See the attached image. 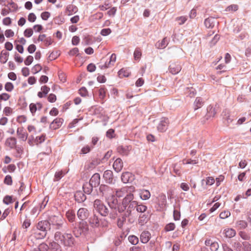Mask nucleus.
<instances>
[{
  "label": "nucleus",
  "instance_id": "0eeeda50",
  "mask_svg": "<svg viewBox=\"0 0 251 251\" xmlns=\"http://www.w3.org/2000/svg\"><path fill=\"white\" fill-rule=\"evenodd\" d=\"M170 124L168 118L163 117L161 118L159 123L157 126L158 131L161 132H164L168 129L169 125Z\"/></svg>",
  "mask_w": 251,
  "mask_h": 251
},
{
  "label": "nucleus",
  "instance_id": "f3484780",
  "mask_svg": "<svg viewBox=\"0 0 251 251\" xmlns=\"http://www.w3.org/2000/svg\"><path fill=\"white\" fill-rule=\"evenodd\" d=\"M100 177L98 173L94 174L90 179L89 183L96 187L100 185Z\"/></svg>",
  "mask_w": 251,
  "mask_h": 251
},
{
  "label": "nucleus",
  "instance_id": "ea45409f",
  "mask_svg": "<svg viewBox=\"0 0 251 251\" xmlns=\"http://www.w3.org/2000/svg\"><path fill=\"white\" fill-rule=\"evenodd\" d=\"M224 113H225V115L223 116L224 122L225 125L228 126V125L232 122L233 120L230 117L228 113L226 114V111L223 112V114Z\"/></svg>",
  "mask_w": 251,
  "mask_h": 251
},
{
  "label": "nucleus",
  "instance_id": "13d9d810",
  "mask_svg": "<svg viewBox=\"0 0 251 251\" xmlns=\"http://www.w3.org/2000/svg\"><path fill=\"white\" fill-rule=\"evenodd\" d=\"M45 140V135H42L41 136H37L35 139V142L36 144H41L44 142Z\"/></svg>",
  "mask_w": 251,
  "mask_h": 251
},
{
  "label": "nucleus",
  "instance_id": "de8ad7c7",
  "mask_svg": "<svg viewBox=\"0 0 251 251\" xmlns=\"http://www.w3.org/2000/svg\"><path fill=\"white\" fill-rule=\"evenodd\" d=\"M92 149H93V148H92L91 146L86 145L81 149L80 154H86L90 152Z\"/></svg>",
  "mask_w": 251,
  "mask_h": 251
},
{
  "label": "nucleus",
  "instance_id": "864d4df0",
  "mask_svg": "<svg viewBox=\"0 0 251 251\" xmlns=\"http://www.w3.org/2000/svg\"><path fill=\"white\" fill-rule=\"evenodd\" d=\"M176 227L175 224L173 223H170L167 224L165 227V229L166 231H170L175 229Z\"/></svg>",
  "mask_w": 251,
  "mask_h": 251
},
{
  "label": "nucleus",
  "instance_id": "a211bd4d",
  "mask_svg": "<svg viewBox=\"0 0 251 251\" xmlns=\"http://www.w3.org/2000/svg\"><path fill=\"white\" fill-rule=\"evenodd\" d=\"M116 55L115 53H112L109 58L108 64H104L103 65H100L99 68L101 69H105L110 67L111 65H113L114 63L116 61Z\"/></svg>",
  "mask_w": 251,
  "mask_h": 251
},
{
  "label": "nucleus",
  "instance_id": "5fc2aeb1",
  "mask_svg": "<svg viewBox=\"0 0 251 251\" xmlns=\"http://www.w3.org/2000/svg\"><path fill=\"white\" fill-rule=\"evenodd\" d=\"M4 88L6 91L11 92L14 89V85L11 82H8L5 84Z\"/></svg>",
  "mask_w": 251,
  "mask_h": 251
},
{
  "label": "nucleus",
  "instance_id": "4468645a",
  "mask_svg": "<svg viewBox=\"0 0 251 251\" xmlns=\"http://www.w3.org/2000/svg\"><path fill=\"white\" fill-rule=\"evenodd\" d=\"M131 146H119L117 150L118 152L122 155H128L130 151L131 150Z\"/></svg>",
  "mask_w": 251,
  "mask_h": 251
},
{
  "label": "nucleus",
  "instance_id": "39448f33",
  "mask_svg": "<svg viewBox=\"0 0 251 251\" xmlns=\"http://www.w3.org/2000/svg\"><path fill=\"white\" fill-rule=\"evenodd\" d=\"M88 222L93 228H97L100 226L103 227L108 226V222L104 219H100L98 216L95 214L90 215L88 218Z\"/></svg>",
  "mask_w": 251,
  "mask_h": 251
},
{
  "label": "nucleus",
  "instance_id": "338daca9",
  "mask_svg": "<svg viewBox=\"0 0 251 251\" xmlns=\"http://www.w3.org/2000/svg\"><path fill=\"white\" fill-rule=\"evenodd\" d=\"M33 61V57L31 55H28L25 59L24 63L26 66L30 65Z\"/></svg>",
  "mask_w": 251,
  "mask_h": 251
},
{
  "label": "nucleus",
  "instance_id": "72a5a7b5",
  "mask_svg": "<svg viewBox=\"0 0 251 251\" xmlns=\"http://www.w3.org/2000/svg\"><path fill=\"white\" fill-rule=\"evenodd\" d=\"M128 216V214L126 213L124 215H122V216L121 218L118 219L117 226L119 228H121L123 227L124 223L126 221V218Z\"/></svg>",
  "mask_w": 251,
  "mask_h": 251
},
{
  "label": "nucleus",
  "instance_id": "0e129e2a",
  "mask_svg": "<svg viewBox=\"0 0 251 251\" xmlns=\"http://www.w3.org/2000/svg\"><path fill=\"white\" fill-rule=\"evenodd\" d=\"M173 216L175 221L179 220L180 218V212L176 209H174L173 211Z\"/></svg>",
  "mask_w": 251,
  "mask_h": 251
},
{
  "label": "nucleus",
  "instance_id": "49530a36",
  "mask_svg": "<svg viewBox=\"0 0 251 251\" xmlns=\"http://www.w3.org/2000/svg\"><path fill=\"white\" fill-rule=\"evenodd\" d=\"M147 209V207L146 205H144L143 204H139L138 203L137 207H136V211L138 212L141 213V214H143L145 213Z\"/></svg>",
  "mask_w": 251,
  "mask_h": 251
},
{
  "label": "nucleus",
  "instance_id": "aec40b11",
  "mask_svg": "<svg viewBox=\"0 0 251 251\" xmlns=\"http://www.w3.org/2000/svg\"><path fill=\"white\" fill-rule=\"evenodd\" d=\"M169 69L171 74L176 75L180 71L181 67L180 64L175 63L170 65Z\"/></svg>",
  "mask_w": 251,
  "mask_h": 251
},
{
  "label": "nucleus",
  "instance_id": "37998d69",
  "mask_svg": "<svg viewBox=\"0 0 251 251\" xmlns=\"http://www.w3.org/2000/svg\"><path fill=\"white\" fill-rule=\"evenodd\" d=\"M129 242L132 245H135L138 243L139 239L135 235H130L128 237Z\"/></svg>",
  "mask_w": 251,
  "mask_h": 251
},
{
  "label": "nucleus",
  "instance_id": "f8f14e48",
  "mask_svg": "<svg viewBox=\"0 0 251 251\" xmlns=\"http://www.w3.org/2000/svg\"><path fill=\"white\" fill-rule=\"evenodd\" d=\"M134 179V176L130 172H126L122 174L121 180L124 183L131 182Z\"/></svg>",
  "mask_w": 251,
  "mask_h": 251
},
{
  "label": "nucleus",
  "instance_id": "09e8293b",
  "mask_svg": "<svg viewBox=\"0 0 251 251\" xmlns=\"http://www.w3.org/2000/svg\"><path fill=\"white\" fill-rule=\"evenodd\" d=\"M243 251H250L251 249V245L247 241H244L242 243Z\"/></svg>",
  "mask_w": 251,
  "mask_h": 251
},
{
  "label": "nucleus",
  "instance_id": "79ce46f5",
  "mask_svg": "<svg viewBox=\"0 0 251 251\" xmlns=\"http://www.w3.org/2000/svg\"><path fill=\"white\" fill-rule=\"evenodd\" d=\"M51 251H62L58 243L53 242L50 243Z\"/></svg>",
  "mask_w": 251,
  "mask_h": 251
},
{
  "label": "nucleus",
  "instance_id": "69168bd1",
  "mask_svg": "<svg viewBox=\"0 0 251 251\" xmlns=\"http://www.w3.org/2000/svg\"><path fill=\"white\" fill-rule=\"evenodd\" d=\"M78 51H79V50L77 48H74L70 50V51L69 52V54L71 56H74V55L78 56L79 55Z\"/></svg>",
  "mask_w": 251,
  "mask_h": 251
},
{
  "label": "nucleus",
  "instance_id": "a18cd8bd",
  "mask_svg": "<svg viewBox=\"0 0 251 251\" xmlns=\"http://www.w3.org/2000/svg\"><path fill=\"white\" fill-rule=\"evenodd\" d=\"M236 225L240 229H245L247 227L248 224L245 221L240 220L237 222Z\"/></svg>",
  "mask_w": 251,
  "mask_h": 251
},
{
  "label": "nucleus",
  "instance_id": "6e6d98bb",
  "mask_svg": "<svg viewBox=\"0 0 251 251\" xmlns=\"http://www.w3.org/2000/svg\"><path fill=\"white\" fill-rule=\"evenodd\" d=\"M3 202L4 203L8 205L11 203L13 202L12 198L11 196L7 195L4 197L3 200Z\"/></svg>",
  "mask_w": 251,
  "mask_h": 251
},
{
  "label": "nucleus",
  "instance_id": "8fccbe9b",
  "mask_svg": "<svg viewBox=\"0 0 251 251\" xmlns=\"http://www.w3.org/2000/svg\"><path fill=\"white\" fill-rule=\"evenodd\" d=\"M168 42L166 37L164 38L161 42L158 44V48L164 49L168 45Z\"/></svg>",
  "mask_w": 251,
  "mask_h": 251
},
{
  "label": "nucleus",
  "instance_id": "cd10ccee",
  "mask_svg": "<svg viewBox=\"0 0 251 251\" xmlns=\"http://www.w3.org/2000/svg\"><path fill=\"white\" fill-rule=\"evenodd\" d=\"M232 246L235 251H243L242 244L238 240H233L232 241Z\"/></svg>",
  "mask_w": 251,
  "mask_h": 251
},
{
  "label": "nucleus",
  "instance_id": "c85d7f7f",
  "mask_svg": "<svg viewBox=\"0 0 251 251\" xmlns=\"http://www.w3.org/2000/svg\"><path fill=\"white\" fill-rule=\"evenodd\" d=\"M66 216L70 222L73 223L75 221V214L74 211L73 210H69L67 211Z\"/></svg>",
  "mask_w": 251,
  "mask_h": 251
},
{
  "label": "nucleus",
  "instance_id": "c9c22d12",
  "mask_svg": "<svg viewBox=\"0 0 251 251\" xmlns=\"http://www.w3.org/2000/svg\"><path fill=\"white\" fill-rule=\"evenodd\" d=\"M66 10L68 13V15H70L77 11V7L74 5L70 4L67 7Z\"/></svg>",
  "mask_w": 251,
  "mask_h": 251
},
{
  "label": "nucleus",
  "instance_id": "4be33fe9",
  "mask_svg": "<svg viewBox=\"0 0 251 251\" xmlns=\"http://www.w3.org/2000/svg\"><path fill=\"white\" fill-rule=\"evenodd\" d=\"M113 167L117 172H120L123 167V162L120 158H118L114 162Z\"/></svg>",
  "mask_w": 251,
  "mask_h": 251
},
{
  "label": "nucleus",
  "instance_id": "680f3d73",
  "mask_svg": "<svg viewBox=\"0 0 251 251\" xmlns=\"http://www.w3.org/2000/svg\"><path fill=\"white\" fill-rule=\"evenodd\" d=\"M33 33V30L30 28L26 29L24 33L25 36L28 38L31 37Z\"/></svg>",
  "mask_w": 251,
  "mask_h": 251
},
{
  "label": "nucleus",
  "instance_id": "58836bf2",
  "mask_svg": "<svg viewBox=\"0 0 251 251\" xmlns=\"http://www.w3.org/2000/svg\"><path fill=\"white\" fill-rule=\"evenodd\" d=\"M133 55L135 60H139L142 56L141 49L139 48H136L134 50Z\"/></svg>",
  "mask_w": 251,
  "mask_h": 251
},
{
  "label": "nucleus",
  "instance_id": "603ef678",
  "mask_svg": "<svg viewBox=\"0 0 251 251\" xmlns=\"http://www.w3.org/2000/svg\"><path fill=\"white\" fill-rule=\"evenodd\" d=\"M102 205L103 203L100 200L97 199L94 201V207L97 211Z\"/></svg>",
  "mask_w": 251,
  "mask_h": 251
},
{
  "label": "nucleus",
  "instance_id": "20e7f679",
  "mask_svg": "<svg viewBox=\"0 0 251 251\" xmlns=\"http://www.w3.org/2000/svg\"><path fill=\"white\" fill-rule=\"evenodd\" d=\"M134 195L131 193H129L126 195L125 197L123 199V206H124L123 212L126 209V213L128 214V216L131 214L133 210L136 208L138 202L133 200Z\"/></svg>",
  "mask_w": 251,
  "mask_h": 251
},
{
  "label": "nucleus",
  "instance_id": "052dcab7",
  "mask_svg": "<svg viewBox=\"0 0 251 251\" xmlns=\"http://www.w3.org/2000/svg\"><path fill=\"white\" fill-rule=\"evenodd\" d=\"M4 183L8 185H11L12 184V177L10 175L6 176L4 180Z\"/></svg>",
  "mask_w": 251,
  "mask_h": 251
},
{
  "label": "nucleus",
  "instance_id": "bb28decb",
  "mask_svg": "<svg viewBox=\"0 0 251 251\" xmlns=\"http://www.w3.org/2000/svg\"><path fill=\"white\" fill-rule=\"evenodd\" d=\"M17 140L15 137H10L6 139L5 144L11 149H14L16 146Z\"/></svg>",
  "mask_w": 251,
  "mask_h": 251
},
{
  "label": "nucleus",
  "instance_id": "e2e57ef3",
  "mask_svg": "<svg viewBox=\"0 0 251 251\" xmlns=\"http://www.w3.org/2000/svg\"><path fill=\"white\" fill-rule=\"evenodd\" d=\"M29 109L33 115L37 110V106L36 104L32 103L29 105Z\"/></svg>",
  "mask_w": 251,
  "mask_h": 251
},
{
  "label": "nucleus",
  "instance_id": "6e6552de",
  "mask_svg": "<svg viewBox=\"0 0 251 251\" xmlns=\"http://www.w3.org/2000/svg\"><path fill=\"white\" fill-rule=\"evenodd\" d=\"M79 229L77 230V232L75 230H73V232L75 237H78L84 231H86L88 228V225L87 222L85 220H81L79 223Z\"/></svg>",
  "mask_w": 251,
  "mask_h": 251
},
{
  "label": "nucleus",
  "instance_id": "f704fd0d",
  "mask_svg": "<svg viewBox=\"0 0 251 251\" xmlns=\"http://www.w3.org/2000/svg\"><path fill=\"white\" fill-rule=\"evenodd\" d=\"M99 213L102 216H106L109 213V210L108 208L104 205H102L99 209L98 210Z\"/></svg>",
  "mask_w": 251,
  "mask_h": 251
},
{
  "label": "nucleus",
  "instance_id": "1a4fd4ad",
  "mask_svg": "<svg viewBox=\"0 0 251 251\" xmlns=\"http://www.w3.org/2000/svg\"><path fill=\"white\" fill-rule=\"evenodd\" d=\"M100 192L102 193V196L107 197L112 195L113 190L109 186L105 184H101L99 187Z\"/></svg>",
  "mask_w": 251,
  "mask_h": 251
},
{
  "label": "nucleus",
  "instance_id": "2eb2a0df",
  "mask_svg": "<svg viewBox=\"0 0 251 251\" xmlns=\"http://www.w3.org/2000/svg\"><path fill=\"white\" fill-rule=\"evenodd\" d=\"M63 121L64 120L62 118H56L50 123V128L54 130L58 129L61 126Z\"/></svg>",
  "mask_w": 251,
  "mask_h": 251
},
{
  "label": "nucleus",
  "instance_id": "dca6fc26",
  "mask_svg": "<svg viewBox=\"0 0 251 251\" xmlns=\"http://www.w3.org/2000/svg\"><path fill=\"white\" fill-rule=\"evenodd\" d=\"M216 23H218L216 19L212 17H208L204 20V25L207 28H213Z\"/></svg>",
  "mask_w": 251,
  "mask_h": 251
},
{
  "label": "nucleus",
  "instance_id": "9d476101",
  "mask_svg": "<svg viewBox=\"0 0 251 251\" xmlns=\"http://www.w3.org/2000/svg\"><path fill=\"white\" fill-rule=\"evenodd\" d=\"M103 177L107 183L114 184L115 180L113 177V172L110 170H106L104 171Z\"/></svg>",
  "mask_w": 251,
  "mask_h": 251
},
{
  "label": "nucleus",
  "instance_id": "f257e3e1",
  "mask_svg": "<svg viewBox=\"0 0 251 251\" xmlns=\"http://www.w3.org/2000/svg\"><path fill=\"white\" fill-rule=\"evenodd\" d=\"M107 202L109 206L112 210L110 213L109 217L112 219H115L117 216V212L121 213L123 212L124 206H123V201L122 203L118 202L117 198L112 195L107 199Z\"/></svg>",
  "mask_w": 251,
  "mask_h": 251
},
{
  "label": "nucleus",
  "instance_id": "2f4dec72",
  "mask_svg": "<svg viewBox=\"0 0 251 251\" xmlns=\"http://www.w3.org/2000/svg\"><path fill=\"white\" fill-rule=\"evenodd\" d=\"M9 53L7 51L2 50L0 56V60L1 63L5 64L8 59Z\"/></svg>",
  "mask_w": 251,
  "mask_h": 251
},
{
  "label": "nucleus",
  "instance_id": "3c124183",
  "mask_svg": "<svg viewBox=\"0 0 251 251\" xmlns=\"http://www.w3.org/2000/svg\"><path fill=\"white\" fill-rule=\"evenodd\" d=\"M42 69V66L40 65V64H37L35 65V66H34L32 68V69H31L32 73L33 74H37V73L41 71Z\"/></svg>",
  "mask_w": 251,
  "mask_h": 251
},
{
  "label": "nucleus",
  "instance_id": "a19ab883",
  "mask_svg": "<svg viewBox=\"0 0 251 251\" xmlns=\"http://www.w3.org/2000/svg\"><path fill=\"white\" fill-rule=\"evenodd\" d=\"M199 162L198 159H184L182 160V163L183 164H192L195 165L198 164Z\"/></svg>",
  "mask_w": 251,
  "mask_h": 251
},
{
  "label": "nucleus",
  "instance_id": "412c9836",
  "mask_svg": "<svg viewBox=\"0 0 251 251\" xmlns=\"http://www.w3.org/2000/svg\"><path fill=\"white\" fill-rule=\"evenodd\" d=\"M150 219V215L148 212L141 214L139 215L138 222L141 226H143L145 224L147 223Z\"/></svg>",
  "mask_w": 251,
  "mask_h": 251
},
{
  "label": "nucleus",
  "instance_id": "5701e85b",
  "mask_svg": "<svg viewBox=\"0 0 251 251\" xmlns=\"http://www.w3.org/2000/svg\"><path fill=\"white\" fill-rule=\"evenodd\" d=\"M151 233L148 231H144L140 235V240L142 243L146 244L151 238Z\"/></svg>",
  "mask_w": 251,
  "mask_h": 251
},
{
  "label": "nucleus",
  "instance_id": "7c9ffc66",
  "mask_svg": "<svg viewBox=\"0 0 251 251\" xmlns=\"http://www.w3.org/2000/svg\"><path fill=\"white\" fill-rule=\"evenodd\" d=\"M203 104V101L201 97H197L194 103L195 110L201 108Z\"/></svg>",
  "mask_w": 251,
  "mask_h": 251
},
{
  "label": "nucleus",
  "instance_id": "e433bc0d",
  "mask_svg": "<svg viewBox=\"0 0 251 251\" xmlns=\"http://www.w3.org/2000/svg\"><path fill=\"white\" fill-rule=\"evenodd\" d=\"M49 247L45 243L40 244L37 248L34 249L33 251H49Z\"/></svg>",
  "mask_w": 251,
  "mask_h": 251
},
{
  "label": "nucleus",
  "instance_id": "9b49d317",
  "mask_svg": "<svg viewBox=\"0 0 251 251\" xmlns=\"http://www.w3.org/2000/svg\"><path fill=\"white\" fill-rule=\"evenodd\" d=\"M77 215L80 220H85L90 216L88 210L85 208H79L77 211Z\"/></svg>",
  "mask_w": 251,
  "mask_h": 251
},
{
  "label": "nucleus",
  "instance_id": "bf43d9fd",
  "mask_svg": "<svg viewBox=\"0 0 251 251\" xmlns=\"http://www.w3.org/2000/svg\"><path fill=\"white\" fill-rule=\"evenodd\" d=\"M220 39V35L216 34L210 42V46H214Z\"/></svg>",
  "mask_w": 251,
  "mask_h": 251
},
{
  "label": "nucleus",
  "instance_id": "f03ea898",
  "mask_svg": "<svg viewBox=\"0 0 251 251\" xmlns=\"http://www.w3.org/2000/svg\"><path fill=\"white\" fill-rule=\"evenodd\" d=\"M50 223L47 220H43L39 222L36 226V231L34 233L37 239H43L47 234V232L50 228Z\"/></svg>",
  "mask_w": 251,
  "mask_h": 251
},
{
  "label": "nucleus",
  "instance_id": "4c0bfd02",
  "mask_svg": "<svg viewBox=\"0 0 251 251\" xmlns=\"http://www.w3.org/2000/svg\"><path fill=\"white\" fill-rule=\"evenodd\" d=\"M185 93L188 96H189L190 98H192L194 97L196 94V91L193 87H188L186 89Z\"/></svg>",
  "mask_w": 251,
  "mask_h": 251
},
{
  "label": "nucleus",
  "instance_id": "b1692460",
  "mask_svg": "<svg viewBox=\"0 0 251 251\" xmlns=\"http://www.w3.org/2000/svg\"><path fill=\"white\" fill-rule=\"evenodd\" d=\"M75 199L77 202L80 203L86 200V197L82 192L79 191L75 193Z\"/></svg>",
  "mask_w": 251,
  "mask_h": 251
},
{
  "label": "nucleus",
  "instance_id": "7ed1b4c3",
  "mask_svg": "<svg viewBox=\"0 0 251 251\" xmlns=\"http://www.w3.org/2000/svg\"><path fill=\"white\" fill-rule=\"evenodd\" d=\"M54 240L61 244L66 247H72L75 242V238L70 233H64L57 231L54 234Z\"/></svg>",
  "mask_w": 251,
  "mask_h": 251
},
{
  "label": "nucleus",
  "instance_id": "a878e982",
  "mask_svg": "<svg viewBox=\"0 0 251 251\" xmlns=\"http://www.w3.org/2000/svg\"><path fill=\"white\" fill-rule=\"evenodd\" d=\"M139 195L140 198L143 200H147L150 198L151 193L149 190L142 189L140 191Z\"/></svg>",
  "mask_w": 251,
  "mask_h": 251
},
{
  "label": "nucleus",
  "instance_id": "423d86ee",
  "mask_svg": "<svg viewBox=\"0 0 251 251\" xmlns=\"http://www.w3.org/2000/svg\"><path fill=\"white\" fill-rule=\"evenodd\" d=\"M51 224L55 229H61L64 227V220L61 216H52L50 218Z\"/></svg>",
  "mask_w": 251,
  "mask_h": 251
},
{
  "label": "nucleus",
  "instance_id": "393cba45",
  "mask_svg": "<svg viewBox=\"0 0 251 251\" xmlns=\"http://www.w3.org/2000/svg\"><path fill=\"white\" fill-rule=\"evenodd\" d=\"M215 108L211 105H209L207 108V114L206 115V119H208L210 117H213L216 114Z\"/></svg>",
  "mask_w": 251,
  "mask_h": 251
},
{
  "label": "nucleus",
  "instance_id": "c03bdc74",
  "mask_svg": "<svg viewBox=\"0 0 251 251\" xmlns=\"http://www.w3.org/2000/svg\"><path fill=\"white\" fill-rule=\"evenodd\" d=\"M238 234L244 240H250L251 239L250 235L245 231H241L238 233Z\"/></svg>",
  "mask_w": 251,
  "mask_h": 251
},
{
  "label": "nucleus",
  "instance_id": "c756f323",
  "mask_svg": "<svg viewBox=\"0 0 251 251\" xmlns=\"http://www.w3.org/2000/svg\"><path fill=\"white\" fill-rule=\"evenodd\" d=\"M224 233L227 238H232L236 235V231L233 228H226L224 230Z\"/></svg>",
  "mask_w": 251,
  "mask_h": 251
},
{
  "label": "nucleus",
  "instance_id": "774afa93",
  "mask_svg": "<svg viewBox=\"0 0 251 251\" xmlns=\"http://www.w3.org/2000/svg\"><path fill=\"white\" fill-rule=\"evenodd\" d=\"M79 94L81 95L82 97H85L88 94V91L86 89V88L84 87H82L79 90Z\"/></svg>",
  "mask_w": 251,
  "mask_h": 251
},
{
  "label": "nucleus",
  "instance_id": "473e14b6",
  "mask_svg": "<svg viewBox=\"0 0 251 251\" xmlns=\"http://www.w3.org/2000/svg\"><path fill=\"white\" fill-rule=\"evenodd\" d=\"M93 187L94 186L92 185L90 183H86L83 186V191L85 194H90Z\"/></svg>",
  "mask_w": 251,
  "mask_h": 251
},
{
  "label": "nucleus",
  "instance_id": "6ab92c4d",
  "mask_svg": "<svg viewBox=\"0 0 251 251\" xmlns=\"http://www.w3.org/2000/svg\"><path fill=\"white\" fill-rule=\"evenodd\" d=\"M17 134L18 138L23 141H25L28 137V134L25 131L23 127L17 128Z\"/></svg>",
  "mask_w": 251,
  "mask_h": 251
},
{
  "label": "nucleus",
  "instance_id": "ddd939ff",
  "mask_svg": "<svg viewBox=\"0 0 251 251\" xmlns=\"http://www.w3.org/2000/svg\"><path fill=\"white\" fill-rule=\"evenodd\" d=\"M128 189H129V191H134L135 187L133 186H130L129 187H123L121 189L116 191V196L119 198L123 197L128 192Z\"/></svg>",
  "mask_w": 251,
  "mask_h": 251
},
{
  "label": "nucleus",
  "instance_id": "4d7b16f0",
  "mask_svg": "<svg viewBox=\"0 0 251 251\" xmlns=\"http://www.w3.org/2000/svg\"><path fill=\"white\" fill-rule=\"evenodd\" d=\"M63 176V174L62 171H59L56 172L54 175V181H57L59 180Z\"/></svg>",
  "mask_w": 251,
  "mask_h": 251
}]
</instances>
